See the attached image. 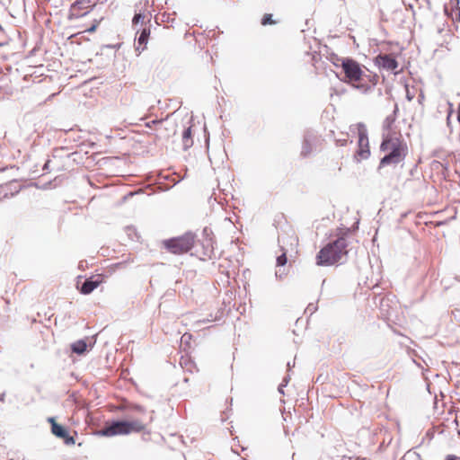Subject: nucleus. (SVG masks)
I'll return each instance as SVG.
<instances>
[{"instance_id":"1","label":"nucleus","mask_w":460,"mask_h":460,"mask_svg":"<svg viewBox=\"0 0 460 460\" xmlns=\"http://www.w3.org/2000/svg\"><path fill=\"white\" fill-rule=\"evenodd\" d=\"M380 150L387 152V154L380 160L378 168L389 164L397 165L403 162L408 152V147L406 143L400 137H393L389 134H383Z\"/></svg>"},{"instance_id":"2","label":"nucleus","mask_w":460,"mask_h":460,"mask_svg":"<svg viewBox=\"0 0 460 460\" xmlns=\"http://www.w3.org/2000/svg\"><path fill=\"white\" fill-rule=\"evenodd\" d=\"M348 241L345 237H339L323 247L316 255V264L319 266H331L340 262L348 253Z\"/></svg>"},{"instance_id":"3","label":"nucleus","mask_w":460,"mask_h":460,"mask_svg":"<svg viewBox=\"0 0 460 460\" xmlns=\"http://www.w3.org/2000/svg\"><path fill=\"white\" fill-rule=\"evenodd\" d=\"M145 429V425L140 420H113L99 431L103 437H112L117 435H128L132 432H141Z\"/></svg>"},{"instance_id":"4","label":"nucleus","mask_w":460,"mask_h":460,"mask_svg":"<svg viewBox=\"0 0 460 460\" xmlns=\"http://www.w3.org/2000/svg\"><path fill=\"white\" fill-rule=\"evenodd\" d=\"M195 236L192 233L173 237L164 242V247L173 254H183L191 250L194 245Z\"/></svg>"},{"instance_id":"5","label":"nucleus","mask_w":460,"mask_h":460,"mask_svg":"<svg viewBox=\"0 0 460 460\" xmlns=\"http://www.w3.org/2000/svg\"><path fill=\"white\" fill-rule=\"evenodd\" d=\"M341 67L345 74L343 79L346 83L358 82L361 79L363 72L360 65L350 58H346L341 60Z\"/></svg>"},{"instance_id":"6","label":"nucleus","mask_w":460,"mask_h":460,"mask_svg":"<svg viewBox=\"0 0 460 460\" xmlns=\"http://www.w3.org/2000/svg\"><path fill=\"white\" fill-rule=\"evenodd\" d=\"M320 142V136L313 129H306L304 133L301 156L308 157L316 149L318 143Z\"/></svg>"},{"instance_id":"7","label":"nucleus","mask_w":460,"mask_h":460,"mask_svg":"<svg viewBox=\"0 0 460 460\" xmlns=\"http://www.w3.org/2000/svg\"><path fill=\"white\" fill-rule=\"evenodd\" d=\"M358 150L356 155L360 159H367L370 156V149L368 145L367 130L363 123L358 124Z\"/></svg>"},{"instance_id":"8","label":"nucleus","mask_w":460,"mask_h":460,"mask_svg":"<svg viewBox=\"0 0 460 460\" xmlns=\"http://www.w3.org/2000/svg\"><path fill=\"white\" fill-rule=\"evenodd\" d=\"M375 64L386 71H393L394 75L398 73L396 69L399 64L395 58L390 54H378L375 58Z\"/></svg>"},{"instance_id":"9","label":"nucleus","mask_w":460,"mask_h":460,"mask_svg":"<svg viewBox=\"0 0 460 460\" xmlns=\"http://www.w3.org/2000/svg\"><path fill=\"white\" fill-rule=\"evenodd\" d=\"M211 235V229L208 227H205L202 231L203 239L201 241V245L203 247V255L209 258L211 257L214 251V242Z\"/></svg>"},{"instance_id":"10","label":"nucleus","mask_w":460,"mask_h":460,"mask_svg":"<svg viewBox=\"0 0 460 460\" xmlns=\"http://www.w3.org/2000/svg\"><path fill=\"white\" fill-rule=\"evenodd\" d=\"M51 432L57 438H63L65 444L66 445H74L75 443V438L69 435L67 429L64 426L57 422H53V425L51 427Z\"/></svg>"},{"instance_id":"11","label":"nucleus","mask_w":460,"mask_h":460,"mask_svg":"<svg viewBox=\"0 0 460 460\" xmlns=\"http://www.w3.org/2000/svg\"><path fill=\"white\" fill-rule=\"evenodd\" d=\"M18 192L19 189H17L13 182L0 185V201L4 199L12 198Z\"/></svg>"},{"instance_id":"12","label":"nucleus","mask_w":460,"mask_h":460,"mask_svg":"<svg viewBox=\"0 0 460 460\" xmlns=\"http://www.w3.org/2000/svg\"><path fill=\"white\" fill-rule=\"evenodd\" d=\"M100 283L101 280L99 279V276L96 279H94V277L86 279L80 288V292L84 295H88L98 288Z\"/></svg>"},{"instance_id":"13","label":"nucleus","mask_w":460,"mask_h":460,"mask_svg":"<svg viewBox=\"0 0 460 460\" xmlns=\"http://www.w3.org/2000/svg\"><path fill=\"white\" fill-rule=\"evenodd\" d=\"M72 352L82 355L87 350V343L84 340H78L71 344Z\"/></svg>"},{"instance_id":"14","label":"nucleus","mask_w":460,"mask_h":460,"mask_svg":"<svg viewBox=\"0 0 460 460\" xmlns=\"http://www.w3.org/2000/svg\"><path fill=\"white\" fill-rule=\"evenodd\" d=\"M182 144L183 149L187 150L193 145V139L191 137V127H188L183 130L182 133Z\"/></svg>"},{"instance_id":"15","label":"nucleus","mask_w":460,"mask_h":460,"mask_svg":"<svg viewBox=\"0 0 460 460\" xmlns=\"http://www.w3.org/2000/svg\"><path fill=\"white\" fill-rule=\"evenodd\" d=\"M397 111H398V106H397V104H395L394 113L388 115L383 122V130L384 131L390 130L392 125L394 123V121L396 119Z\"/></svg>"},{"instance_id":"16","label":"nucleus","mask_w":460,"mask_h":460,"mask_svg":"<svg viewBox=\"0 0 460 460\" xmlns=\"http://www.w3.org/2000/svg\"><path fill=\"white\" fill-rule=\"evenodd\" d=\"M392 302L389 296H384L380 299V309L382 313L387 316H391L390 303Z\"/></svg>"},{"instance_id":"17","label":"nucleus","mask_w":460,"mask_h":460,"mask_svg":"<svg viewBox=\"0 0 460 460\" xmlns=\"http://www.w3.org/2000/svg\"><path fill=\"white\" fill-rule=\"evenodd\" d=\"M278 242H279V244L282 251V253L277 257V260H276L277 266H284V265H286V263L288 261L287 251L281 245V243L283 242V239L281 237H279Z\"/></svg>"},{"instance_id":"18","label":"nucleus","mask_w":460,"mask_h":460,"mask_svg":"<svg viewBox=\"0 0 460 460\" xmlns=\"http://www.w3.org/2000/svg\"><path fill=\"white\" fill-rule=\"evenodd\" d=\"M148 36H149V31L144 29L139 37H138V40H137V42H138V46L140 45H146L147 43V39H148ZM139 49V47H137V50Z\"/></svg>"},{"instance_id":"19","label":"nucleus","mask_w":460,"mask_h":460,"mask_svg":"<svg viewBox=\"0 0 460 460\" xmlns=\"http://www.w3.org/2000/svg\"><path fill=\"white\" fill-rule=\"evenodd\" d=\"M276 22L272 19V14L270 13H266L263 15L262 19H261V24L262 25H269V24H275Z\"/></svg>"},{"instance_id":"20","label":"nucleus","mask_w":460,"mask_h":460,"mask_svg":"<svg viewBox=\"0 0 460 460\" xmlns=\"http://www.w3.org/2000/svg\"><path fill=\"white\" fill-rule=\"evenodd\" d=\"M344 58H339L337 55H332L331 57V61L335 66H341V60Z\"/></svg>"},{"instance_id":"21","label":"nucleus","mask_w":460,"mask_h":460,"mask_svg":"<svg viewBox=\"0 0 460 460\" xmlns=\"http://www.w3.org/2000/svg\"><path fill=\"white\" fill-rule=\"evenodd\" d=\"M434 164H435L436 168L441 167L443 171H445V172L448 171V164L447 163L443 164L441 162L435 161Z\"/></svg>"},{"instance_id":"22","label":"nucleus","mask_w":460,"mask_h":460,"mask_svg":"<svg viewBox=\"0 0 460 460\" xmlns=\"http://www.w3.org/2000/svg\"><path fill=\"white\" fill-rule=\"evenodd\" d=\"M348 137L336 139V145L340 146H345L348 144Z\"/></svg>"},{"instance_id":"23","label":"nucleus","mask_w":460,"mask_h":460,"mask_svg":"<svg viewBox=\"0 0 460 460\" xmlns=\"http://www.w3.org/2000/svg\"><path fill=\"white\" fill-rule=\"evenodd\" d=\"M317 310V306L314 304H309L305 309V312H309L311 314Z\"/></svg>"},{"instance_id":"24","label":"nucleus","mask_w":460,"mask_h":460,"mask_svg":"<svg viewBox=\"0 0 460 460\" xmlns=\"http://www.w3.org/2000/svg\"><path fill=\"white\" fill-rule=\"evenodd\" d=\"M143 19H144V15H143V14H141V13H137V14H135V16L133 17V22H134V23H137V22H139L143 21Z\"/></svg>"},{"instance_id":"25","label":"nucleus","mask_w":460,"mask_h":460,"mask_svg":"<svg viewBox=\"0 0 460 460\" xmlns=\"http://www.w3.org/2000/svg\"><path fill=\"white\" fill-rule=\"evenodd\" d=\"M444 460H460V456L449 454L445 456Z\"/></svg>"},{"instance_id":"26","label":"nucleus","mask_w":460,"mask_h":460,"mask_svg":"<svg viewBox=\"0 0 460 460\" xmlns=\"http://www.w3.org/2000/svg\"><path fill=\"white\" fill-rule=\"evenodd\" d=\"M90 3V0H77L75 2L74 5L76 6L78 5L79 7H81V5L84 4H89Z\"/></svg>"},{"instance_id":"27","label":"nucleus","mask_w":460,"mask_h":460,"mask_svg":"<svg viewBox=\"0 0 460 460\" xmlns=\"http://www.w3.org/2000/svg\"><path fill=\"white\" fill-rule=\"evenodd\" d=\"M355 87L363 91H367V89H369V86H366L365 84H357L355 85Z\"/></svg>"},{"instance_id":"28","label":"nucleus","mask_w":460,"mask_h":460,"mask_svg":"<svg viewBox=\"0 0 460 460\" xmlns=\"http://www.w3.org/2000/svg\"><path fill=\"white\" fill-rule=\"evenodd\" d=\"M289 380H290L289 376H285V377L283 378V380H282V382H281L280 384H281V385H285V386H287V385H288V382H289Z\"/></svg>"},{"instance_id":"29","label":"nucleus","mask_w":460,"mask_h":460,"mask_svg":"<svg viewBox=\"0 0 460 460\" xmlns=\"http://www.w3.org/2000/svg\"><path fill=\"white\" fill-rule=\"evenodd\" d=\"M284 387H286V386H285V385H281V384H280V385H279V387H278V391H279V394H285V393H284Z\"/></svg>"},{"instance_id":"30","label":"nucleus","mask_w":460,"mask_h":460,"mask_svg":"<svg viewBox=\"0 0 460 460\" xmlns=\"http://www.w3.org/2000/svg\"><path fill=\"white\" fill-rule=\"evenodd\" d=\"M97 28L96 24H93L89 29H87L88 32H93Z\"/></svg>"},{"instance_id":"31","label":"nucleus","mask_w":460,"mask_h":460,"mask_svg":"<svg viewBox=\"0 0 460 460\" xmlns=\"http://www.w3.org/2000/svg\"><path fill=\"white\" fill-rule=\"evenodd\" d=\"M49 164H50V161L48 160L45 164L43 165V171H47L49 170Z\"/></svg>"},{"instance_id":"32","label":"nucleus","mask_w":460,"mask_h":460,"mask_svg":"<svg viewBox=\"0 0 460 460\" xmlns=\"http://www.w3.org/2000/svg\"><path fill=\"white\" fill-rule=\"evenodd\" d=\"M48 421L51 423V426L53 425V422H56V421H55V419H54L53 417H49V418L48 419Z\"/></svg>"},{"instance_id":"33","label":"nucleus","mask_w":460,"mask_h":460,"mask_svg":"<svg viewBox=\"0 0 460 460\" xmlns=\"http://www.w3.org/2000/svg\"><path fill=\"white\" fill-rule=\"evenodd\" d=\"M276 277L279 278V279H282L283 274L276 272Z\"/></svg>"},{"instance_id":"34","label":"nucleus","mask_w":460,"mask_h":460,"mask_svg":"<svg viewBox=\"0 0 460 460\" xmlns=\"http://www.w3.org/2000/svg\"><path fill=\"white\" fill-rule=\"evenodd\" d=\"M161 122H162V120H153L151 122V125H154V124H156V123H161Z\"/></svg>"},{"instance_id":"35","label":"nucleus","mask_w":460,"mask_h":460,"mask_svg":"<svg viewBox=\"0 0 460 460\" xmlns=\"http://www.w3.org/2000/svg\"><path fill=\"white\" fill-rule=\"evenodd\" d=\"M161 122H162V120H153L151 122V125H154V124H156V123H161Z\"/></svg>"},{"instance_id":"36","label":"nucleus","mask_w":460,"mask_h":460,"mask_svg":"<svg viewBox=\"0 0 460 460\" xmlns=\"http://www.w3.org/2000/svg\"><path fill=\"white\" fill-rule=\"evenodd\" d=\"M4 394H1V395H0V401H3V400H4Z\"/></svg>"},{"instance_id":"37","label":"nucleus","mask_w":460,"mask_h":460,"mask_svg":"<svg viewBox=\"0 0 460 460\" xmlns=\"http://www.w3.org/2000/svg\"><path fill=\"white\" fill-rule=\"evenodd\" d=\"M407 98L411 101L412 99V97H411V94H408L407 95Z\"/></svg>"},{"instance_id":"38","label":"nucleus","mask_w":460,"mask_h":460,"mask_svg":"<svg viewBox=\"0 0 460 460\" xmlns=\"http://www.w3.org/2000/svg\"><path fill=\"white\" fill-rule=\"evenodd\" d=\"M288 367L290 368L291 367V364L290 362L288 363Z\"/></svg>"}]
</instances>
